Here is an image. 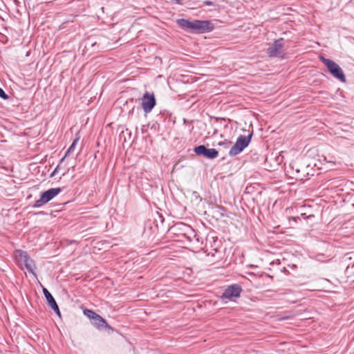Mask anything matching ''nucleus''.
<instances>
[{"mask_svg":"<svg viewBox=\"0 0 354 354\" xmlns=\"http://www.w3.org/2000/svg\"><path fill=\"white\" fill-rule=\"evenodd\" d=\"M177 22L183 30L192 32L204 33L209 32L214 28L209 21L194 20L191 21L185 19H180Z\"/></svg>","mask_w":354,"mask_h":354,"instance_id":"nucleus-1","label":"nucleus"},{"mask_svg":"<svg viewBox=\"0 0 354 354\" xmlns=\"http://www.w3.org/2000/svg\"><path fill=\"white\" fill-rule=\"evenodd\" d=\"M319 59L327 68L330 73L336 79L342 82H346V76L342 68L334 61L325 58L324 56H319Z\"/></svg>","mask_w":354,"mask_h":354,"instance_id":"nucleus-2","label":"nucleus"},{"mask_svg":"<svg viewBox=\"0 0 354 354\" xmlns=\"http://www.w3.org/2000/svg\"><path fill=\"white\" fill-rule=\"evenodd\" d=\"M284 39L279 38L276 39L267 48L266 53L269 57H277L283 59L285 57Z\"/></svg>","mask_w":354,"mask_h":354,"instance_id":"nucleus-3","label":"nucleus"},{"mask_svg":"<svg viewBox=\"0 0 354 354\" xmlns=\"http://www.w3.org/2000/svg\"><path fill=\"white\" fill-rule=\"evenodd\" d=\"M252 134L248 136H239L235 142V144L231 147L229 151V156H235L239 154L246 148L251 140Z\"/></svg>","mask_w":354,"mask_h":354,"instance_id":"nucleus-4","label":"nucleus"},{"mask_svg":"<svg viewBox=\"0 0 354 354\" xmlns=\"http://www.w3.org/2000/svg\"><path fill=\"white\" fill-rule=\"evenodd\" d=\"M61 192L62 189L59 187L48 189L41 194L40 198L35 202L33 207L38 208L43 206L58 195Z\"/></svg>","mask_w":354,"mask_h":354,"instance_id":"nucleus-5","label":"nucleus"},{"mask_svg":"<svg viewBox=\"0 0 354 354\" xmlns=\"http://www.w3.org/2000/svg\"><path fill=\"white\" fill-rule=\"evenodd\" d=\"M18 261L24 263L27 270L31 273H34L36 268L34 261L30 257L28 253L23 250H17Z\"/></svg>","mask_w":354,"mask_h":354,"instance_id":"nucleus-6","label":"nucleus"},{"mask_svg":"<svg viewBox=\"0 0 354 354\" xmlns=\"http://www.w3.org/2000/svg\"><path fill=\"white\" fill-rule=\"evenodd\" d=\"M156 98L153 93L146 92L142 97V107L145 113H150L156 105Z\"/></svg>","mask_w":354,"mask_h":354,"instance_id":"nucleus-7","label":"nucleus"},{"mask_svg":"<svg viewBox=\"0 0 354 354\" xmlns=\"http://www.w3.org/2000/svg\"><path fill=\"white\" fill-rule=\"evenodd\" d=\"M242 291L241 287L239 284H232L229 286L223 292L221 299H232V298H238L240 297Z\"/></svg>","mask_w":354,"mask_h":354,"instance_id":"nucleus-8","label":"nucleus"},{"mask_svg":"<svg viewBox=\"0 0 354 354\" xmlns=\"http://www.w3.org/2000/svg\"><path fill=\"white\" fill-rule=\"evenodd\" d=\"M194 151L196 154L203 156L210 160H213L218 156V152L216 149H207L204 145H199L195 147Z\"/></svg>","mask_w":354,"mask_h":354,"instance_id":"nucleus-9","label":"nucleus"},{"mask_svg":"<svg viewBox=\"0 0 354 354\" xmlns=\"http://www.w3.org/2000/svg\"><path fill=\"white\" fill-rule=\"evenodd\" d=\"M43 293L47 300L48 306L50 307H51L52 306H55L56 304V301L46 288H43Z\"/></svg>","mask_w":354,"mask_h":354,"instance_id":"nucleus-10","label":"nucleus"},{"mask_svg":"<svg viewBox=\"0 0 354 354\" xmlns=\"http://www.w3.org/2000/svg\"><path fill=\"white\" fill-rule=\"evenodd\" d=\"M93 324L96 325L97 327H104L107 326L106 322L99 315V317H95V319L93 320Z\"/></svg>","mask_w":354,"mask_h":354,"instance_id":"nucleus-11","label":"nucleus"},{"mask_svg":"<svg viewBox=\"0 0 354 354\" xmlns=\"http://www.w3.org/2000/svg\"><path fill=\"white\" fill-rule=\"evenodd\" d=\"M78 141H79V138H76L73 140L71 145L69 147L67 151L66 152L65 156L61 159V162H62L66 156H68L71 153H72L74 151L75 146L77 144Z\"/></svg>","mask_w":354,"mask_h":354,"instance_id":"nucleus-12","label":"nucleus"},{"mask_svg":"<svg viewBox=\"0 0 354 354\" xmlns=\"http://www.w3.org/2000/svg\"><path fill=\"white\" fill-rule=\"evenodd\" d=\"M84 314L92 320H93L95 319V317H97V318L99 317V315H97L94 311H93L91 310H88V309H85L84 310Z\"/></svg>","mask_w":354,"mask_h":354,"instance_id":"nucleus-13","label":"nucleus"},{"mask_svg":"<svg viewBox=\"0 0 354 354\" xmlns=\"http://www.w3.org/2000/svg\"><path fill=\"white\" fill-rule=\"evenodd\" d=\"M50 308L55 312V313L58 316L60 317L61 313H60V311H59V307H58V305L57 304V303L55 304V306H52Z\"/></svg>","mask_w":354,"mask_h":354,"instance_id":"nucleus-14","label":"nucleus"},{"mask_svg":"<svg viewBox=\"0 0 354 354\" xmlns=\"http://www.w3.org/2000/svg\"><path fill=\"white\" fill-rule=\"evenodd\" d=\"M0 97L4 100L8 99V95L5 93V91L1 88H0Z\"/></svg>","mask_w":354,"mask_h":354,"instance_id":"nucleus-15","label":"nucleus"},{"mask_svg":"<svg viewBox=\"0 0 354 354\" xmlns=\"http://www.w3.org/2000/svg\"><path fill=\"white\" fill-rule=\"evenodd\" d=\"M230 144H231V142L227 141V140L223 141V142H220L218 143L219 145H223V146H225V148H228L230 147Z\"/></svg>","mask_w":354,"mask_h":354,"instance_id":"nucleus-16","label":"nucleus"},{"mask_svg":"<svg viewBox=\"0 0 354 354\" xmlns=\"http://www.w3.org/2000/svg\"><path fill=\"white\" fill-rule=\"evenodd\" d=\"M57 167L55 168V169L52 173L51 176L54 175L55 173H57Z\"/></svg>","mask_w":354,"mask_h":354,"instance_id":"nucleus-17","label":"nucleus"},{"mask_svg":"<svg viewBox=\"0 0 354 354\" xmlns=\"http://www.w3.org/2000/svg\"><path fill=\"white\" fill-rule=\"evenodd\" d=\"M206 3H207V5H212V3L211 1H207V2H206Z\"/></svg>","mask_w":354,"mask_h":354,"instance_id":"nucleus-18","label":"nucleus"},{"mask_svg":"<svg viewBox=\"0 0 354 354\" xmlns=\"http://www.w3.org/2000/svg\"><path fill=\"white\" fill-rule=\"evenodd\" d=\"M297 172H299V169L298 168L296 169Z\"/></svg>","mask_w":354,"mask_h":354,"instance_id":"nucleus-19","label":"nucleus"},{"mask_svg":"<svg viewBox=\"0 0 354 354\" xmlns=\"http://www.w3.org/2000/svg\"><path fill=\"white\" fill-rule=\"evenodd\" d=\"M352 268H354V265L352 266Z\"/></svg>","mask_w":354,"mask_h":354,"instance_id":"nucleus-20","label":"nucleus"}]
</instances>
